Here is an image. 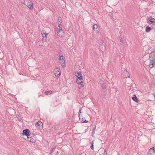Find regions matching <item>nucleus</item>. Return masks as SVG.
<instances>
[{"label": "nucleus", "mask_w": 155, "mask_h": 155, "mask_svg": "<svg viewBox=\"0 0 155 155\" xmlns=\"http://www.w3.org/2000/svg\"><path fill=\"white\" fill-rule=\"evenodd\" d=\"M83 78L82 79H80L79 78H78L76 79V82L78 84V87L79 89H81L82 87L84 86V85L83 84Z\"/></svg>", "instance_id": "1"}, {"label": "nucleus", "mask_w": 155, "mask_h": 155, "mask_svg": "<svg viewBox=\"0 0 155 155\" xmlns=\"http://www.w3.org/2000/svg\"><path fill=\"white\" fill-rule=\"evenodd\" d=\"M27 2V3H25V5L27 6L30 10H32L33 8V3L30 0H28Z\"/></svg>", "instance_id": "2"}, {"label": "nucleus", "mask_w": 155, "mask_h": 155, "mask_svg": "<svg viewBox=\"0 0 155 155\" xmlns=\"http://www.w3.org/2000/svg\"><path fill=\"white\" fill-rule=\"evenodd\" d=\"M22 132L23 133H21V134H22L23 136L24 135L28 137L31 134L30 131L28 129H26L24 130Z\"/></svg>", "instance_id": "3"}, {"label": "nucleus", "mask_w": 155, "mask_h": 155, "mask_svg": "<svg viewBox=\"0 0 155 155\" xmlns=\"http://www.w3.org/2000/svg\"><path fill=\"white\" fill-rule=\"evenodd\" d=\"M35 126L38 129H42L43 128V124L41 122L38 121L36 123Z\"/></svg>", "instance_id": "4"}, {"label": "nucleus", "mask_w": 155, "mask_h": 155, "mask_svg": "<svg viewBox=\"0 0 155 155\" xmlns=\"http://www.w3.org/2000/svg\"><path fill=\"white\" fill-rule=\"evenodd\" d=\"M147 21L148 23L151 24L153 23H155V19L153 18L151 16L147 17Z\"/></svg>", "instance_id": "5"}, {"label": "nucleus", "mask_w": 155, "mask_h": 155, "mask_svg": "<svg viewBox=\"0 0 155 155\" xmlns=\"http://www.w3.org/2000/svg\"><path fill=\"white\" fill-rule=\"evenodd\" d=\"M60 69L59 68H57L54 69V73L55 76L58 77H59L61 73Z\"/></svg>", "instance_id": "6"}, {"label": "nucleus", "mask_w": 155, "mask_h": 155, "mask_svg": "<svg viewBox=\"0 0 155 155\" xmlns=\"http://www.w3.org/2000/svg\"><path fill=\"white\" fill-rule=\"evenodd\" d=\"M64 59L65 58L64 57L63 58H61L62 60L60 61H59L60 63L63 68H64L66 66L65 60Z\"/></svg>", "instance_id": "7"}, {"label": "nucleus", "mask_w": 155, "mask_h": 155, "mask_svg": "<svg viewBox=\"0 0 155 155\" xmlns=\"http://www.w3.org/2000/svg\"><path fill=\"white\" fill-rule=\"evenodd\" d=\"M93 27L94 30L97 33H98L99 29L98 28V26L97 25V24H94L93 25Z\"/></svg>", "instance_id": "8"}, {"label": "nucleus", "mask_w": 155, "mask_h": 155, "mask_svg": "<svg viewBox=\"0 0 155 155\" xmlns=\"http://www.w3.org/2000/svg\"><path fill=\"white\" fill-rule=\"evenodd\" d=\"M81 73V71H77V73H76V76L78 78H79L80 79H82L83 76Z\"/></svg>", "instance_id": "9"}, {"label": "nucleus", "mask_w": 155, "mask_h": 155, "mask_svg": "<svg viewBox=\"0 0 155 155\" xmlns=\"http://www.w3.org/2000/svg\"><path fill=\"white\" fill-rule=\"evenodd\" d=\"M132 98L134 101L136 102V103H138L139 101V99L137 97V96L136 95H134L132 97Z\"/></svg>", "instance_id": "10"}, {"label": "nucleus", "mask_w": 155, "mask_h": 155, "mask_svg": "<svg viewBox=\"0 0 155 155\" xmlns=\"http://www.w3.org/2000/svg\"><path fill=\"white\" fill-rule=\"evenodd\" d=\"M149 153L152 154V153H155V150L154 147H153L151 148L149 150Z\"/></svg>", "instance_id": "11"}, {"label": "nucleus", "mask_w": 155, "mask_h": 155, "mask_svg": "<svg viewBox=\"0 0 155 155\" xmlns=\"http://www.w3.org/2000/svg\"><path fill=\"white\" fill-rule=\"evenodd\" d=\"M27 140L32 143H35V140L33 138L31 137H27Z\"/></svg>", "instance_id": "12"}, {"label": "nucleus", "mask_w": 155, "mask_h": 155, "mask_svg": "<svg viewBox=\"0 0 155 155\" xmlns=\"http://www.w3.org/2000/svg\"><path fill=\"white\" fill-rule=\"evenodd\" d=\"M150 56L151 58H155V52L154 51L152 52L150 54Z\"/></svg>", "instance_id": "13"}, {"label": "nucleus", "mask_w": 155, "mask_h": 155, "mask_svg": "<svg viewBox=\"0 0 155 155\" xmlns=\"http://www.w3.org/2000/svg\"><path fill=\"white\" fill-rule=\"evenodd\" d=\"M151 29H152V28L148 26H147L146 28L145 31L146 32H149L150 31V30H151Z\"/></svg>", "instance_id": "14"}, {"label": "nucleus", "mask_w": 155, "mask_h": 155, "mask_svg": "<svg viewBox=\"0 0 155 155\" xmlns=\"http://www.w3.org/2000/svg\"><path fill=\"white\" fill-rule=\"evenodd\" d=\"M57 22L58 23V25H61V24L62 22V18L61 17L59 18L58 21H57Z\"/></svg>", "instance_id": "15"}, {"label": "nucleus", "mask_w": 155, "mask_h": 155, "mask_svg": "<svg viewBox=\"0 0 155 155\" xmlns=\"http://www.w3.org/2000/svg\"><path fill=\"white\" fill-rule=\"evenodd\" d=\"M53 92L51 91H47L45 92V94L46 95H49L52 94Z\"/></svg>", "instance_id": "16"}, {"label": "nucleus", "mask_w": 155, "mask_h": 155, "mask_svg": "<svg viewBox=\"0 0 155 155\" xmlns=\"http://www.w3.org/2000/svg\"><path fill=\"white\" fill-rule=\"evenodd\" d=\"M62 32V33H64V32H63V30H62V31H58H58H57V33L58 34V35L59 36H60V37H62V36H63L62 34H60V32Z\"/></svg>", "instance_id": "17"}, {"label": "nucleus", "mask_w": 155, "mask_h": 155, "mask_svg": "<svg viewBox=\"0 0 155 155\" xmlns=\"http://www.w3.org/2000/svg\"><path fill=\"white\" fill-rule=\"evenodd\" d=\"M57 29L58 30V31H62V26L61 25H58Z\"/></svg>", "instance_id": "18"}, {"label": "nucleus", "mask_w": 155, "mask_h": 155, "mask_svg": "<svg viewBox=\"0 0 155 155\" xmlns=\"http://www.w3.org/2000/svg\"><path fill=\"white\" fill-rule=\"evenodd\" d=\"M94 140L92 141V142L91 143V144L90 147H91V149L92 150L94 149V145H93V144H94Z\"/></svg>", "instance_id": "19"}, {"label": "nucleus", "mask_w": 155, "mask_h": 155, "mask_svg": "<svg viewBox=\"0 0 155 155\" xmlns=\"http://www.w3.org/2000/svg\"><path fill=\"white\" fill-rule=\"evenodd\" d=\"M95 129H96V126H95V125H94V127L92 128V134H94Z\"/></svg>", "instance_id": "20"}, {"label": "nucleus", "mask_w": 155, "mask_h": 155, "mask_svg": "<svg viewBox=\"0 0 155 155\" xmlns=\"http://www.w3.org/2000/svg\"><path fill=\"white\" fill-rule=\"evenodd\" d=\"M155 62L152 63V64H150L149 65V67L150 68H152L153 67L154 65H155Z\"/></svg>", "instance_id": "21"}, {"label": "nucleus", "mask_w": 155, "mask_h": 155, "mask_svg": "<svg viewBox=\"0 0 155 155\" xmlns=\"http://www.w3.org/2000/svg\"><path fill=\"white\" fill-rule=\"evenodd\" d=\"M101 86L102 88L103 89H105L106 88V85L105 84H101Z\"/></svg>", "instance_id": "22"}, {"label": "nucleus", "mask_w": 155, "mask_h": 155, "mask_svg": "<svg viewBox=\"0 0 155 155\" xmlns=\"http://www.w3.org/2000/svg\"><path fill=\"white\" fill-rule=\"evenodd\" d=\"M82 109L81 108L80 109H79V112L78 113V116L79 118L80 119H81V116H80V114H81V110Z\"/></svg>", "instance_id": "23"}, {"label": "nucleus", "mask_w": 155, "mask_h": 155, "mask_svg": "<svg viewBox=\"0 0 155 155\" xmlns=\"http://www.w3.org/2000/svg\"><path fill=\"white\" fill-rule=\"evenodd\" d=\"M42 37V41L44 42H45L46 41L47 39V36H46V35H45V36H43Z\"/></svg>", "instance_id": "24"}, {"label": "nucleus", "mask_w": 155, "mask_h": 155, "mask_svg": "<svg viewBox=\"0 0 155 155\" xmlns=\"http://www.w3.org/2000/svg\"><path fill=\"white\" fill-rule=\"evenodd\" d=\"M150 59V61H155V58H151V57L149 56Z\"/></svg>", "instance_id": "25"}, {"label": "nucleus", "mask_w": 155, "mask_h": 155, "mask_svg": "<svg viewBox=\"0 0 155 155\" xmlns=\"http://www.w3.org/2000/svg\"><path fill=\"white\" fill-rule=\"evenodd\" d=\"M102 155H107V151L106 150H104V152L102 153Z\"/></svg>", "instance_id": "26"}, {"label": "nucleus", "mask_w": 155, "mask_h": 155, "mask_svg": "<svg viewBox=\"0 0 155 155\" xmlns=\"http://www.w3.org/2000/svg\"><path fill=\"white\" fill-rule=\"evenodd\" d=\"M99 81L101 85L104 84V81L103 80H101V79Z\"/></svg>", "instance_id": "27"}, {"label": "nucleus", "mask_w": 155, "mask_h": 155, "mask_svg": "<svg viewBox=\"0 0 155 155\" xmlns=\"http://www.w3.org/2000/svg\"><path fill=\"white\" fill-rule=\"evenodd\" d=\"M121 39H120V44L121 45H123L124 44L123 41L121 40V39H122V38H120Z\"/></svg>", "instance_id": "28"}, {"label": "nucleus", "mask_w": 155, "mask_h": 155, "mask_svg": "<svg viewBox=\"0 0 155 155\" xmlns=\"http://www.w3.org/2000/svg\"><path fill=\"white\" fill-rule=\"evenodd\" d=\"M81 123H87L88 122V121L87 120H81Z\"/></svg>", "instance_id": "29"}, {"label": "nucleus", "mask_w": 155, "mask_h": 155, "mask_svg": "<svg viewBox=\"0 0 155 155\" xmlns=\"http://www.w3.org/2000/svg\"><path fill=\"white\" fill-rule=\"evenodd\" d=\"M55 150V148H52L51 150V152H50L51 153H52V152H54V151Z\"/></svg>", "instance_id": "30"}, {"label": "nucleus", "mask_w": 155, "mask_h": 155, "mask_svg": "<svg viewBox=\"0 0 155 155\" xmlns=\"http://www.w3.org/2000/svg\"><path fill=\"white\" fill-rule=\"evenodd\" d=\"M42 36H45V35H46V36H47L48 35V34L47 33H41Z\"/></svg>", "instance_id": "31"}, {"label": "nucleus", "mask_w": 155, "mask_h": 155, "mask_svg": "<svg viewBox=\"0 0 155 155\" xmlns=\"http://www.w3.org/2000/svg\"><path fill=\"white\" fill-rule=\"evenodd\" d=\"M42 94H43L42 91L39 92V93H38V97H39Z\"/></svg>", "instance_id": "32"}, {"label": "nucleus", "mask_w": 155, "mask_h": 155, "mask_svg": "<svg viewBox=\"0 0 155 155\" xmlns=\"http://www.w3.org/2000/svg\"><path fill=\"white\" fill-rule=\"evenodd\" d=\"M63 57H64V56L63 55H61V56H60L59 58V61H61V60H62L61 58H63Z\"/></svg>", "instance_id": "33"}, {"label": "nucleus", "mask_w": 155, "mask_h": 155, "mask_svg": "<svg viewBox=\"0 0 155 155\" xmlns=\"http://www.w3.org/2000/svg\"><path fill=\"white\" fill-rule=\"evenodd\" d=\"M18 120L19 121H21V117H20L19 118H18Z\"/></svg>", "instance_id": "34"}, {"label": "nucleus", "mask_w": 155, "mask_h": 155, "mask_svg": "<svg viewBox=\"0 0 155 155\" xmlns=\"http://www.w3.org/2000/svg\"><path fill=\"white\" fill-rule=\"evenodd\" d=\"M129 74L128 75H126V74H125V76H126V77H129L130 76L129 75Z\"/></svg>", "instance_id": "35"}, {"label": "nucleus", "mask_w": 155, "mask_h": 155, "mask_svg": "<svg viewBox=\"0 0 155 155\" xmlns=\"http://www.w3.org/2000/svg\"><path fill=\"white\" fill-rule=\"evenodd\" d=\"M154 62H155V61H150V64H152V63H153Z\"/></svg>", "instance_id": "36"}, {"label": "nucleus", "mask_w": 155, "mask_h": 155, "mask_svg": "<svg viewBox=\"0 0 155 155\" xmlns=\"http://www.w3.org/2000/svg\"><path fill=\"white\" fill-rule=\"evenodd\" d=\"M81 119H82V120H84L83 118H82V117L81 118ZM80 120H81V119Z\"/></svg>", "instance_id": "37"}, {"label": "nucleus", "mask_w": 155, "mask_h": 155, "mask_svg": "<svg viewBox=\"0 0 155 155\" xmlns=\"http://www.w3.org/2000/svg\"><path fill=\"white\" fill-rule=\"evenodd\" d=\"M63 33H62V32H60V34H63Z\"/></svg>", "instance_id": "38"}]
</instances>
